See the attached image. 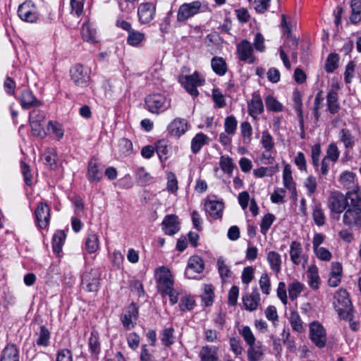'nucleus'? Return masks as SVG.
<instances>
[{"instance_id": "nucleus-39", "label": "nucleus", "mask_w": 361, "mask_h": 361, "mask_svg": "<svg viewBox=\"0 0 361 361\" xmlns=\"http://www.w3.org/2000/svg\"><path fill=\"white\" fill-rule=\"evenodd\" d=\"M97 32L91 27L89 24L84 23L82 26L81 35L82 39L90 43H94L97 42Z\"/></svg>"}, {"instance_id": "nucleus-21", "label": "nucleus", "mask_w": 361, "mask_h": 361, "mask_svg": "<svg viewBox=\"0 0 361 361\" xmlns=\"http://www.w3.org/2000/svg\"><path fill=\"white\" fill-rule=\"evenodd\" d=\"M264 111V105L259 92L252 94L251 102H250V116L254 118Z\"/></svg>"}, {"instance_id": "nucleus-64", "label": "nucleus", "mask_w": 361, "mask_h": 361, "mask_svg": "<svg viewBox=\"0 0 361 361\" xmlns=\"http://www.w3.org/2000/svg\"><path fill=\"white\" fill-rule=\"evenodd\" d=\"M274 219L275 216L272 214L269 213L264 216L260 224L261 232L263 234L267 233V231L273 224Z\"/></svg>"}, {"instance_id": "nucleus-29", "label": "nucleus", "mask_w": 361, "mask_h": 361, "mask_svg": "<svg viewBox=\"0 0 361 361\" xmlns=\"http://www.w3.org/2000/svg\"><path fill=\"white\" fill-rule=\"evenodd\" d=\"M211 66L213 71L220 76L224 75L227 72V65L222 57H213L211 61Z\"/></svg>"}, {"instance_id": "nucleus-38", "label": "nucleus", "mask_w": 361, "mask_h": 361, "mask_svg": "<svg viewBox=\"0 0 361 361\" xmlns=\"http://www.w3.org/2000/svg\"><path fill=\"white\" fill-rule=\"evenodd\" d=\"M36 343L39 346L47 347L49 345L50 331L45 326H41Z\"/></svg>"}, {"instance_id": "nucleus-60", "label": "nucleus", "mask_w": 361, "mask_h": 361, "mask_svg": "<svg viewBox=\"0 0 361 361\" xmlns=\"http://www.w3.org/2000/svg\"><path fill=\"white\" fill-rule=\"evenodd\" d=\"M339 155L340 152L336 145L331 143L328 147L326 155L324 158L327 159L329 161L336 162L338 160Z\"/></svg>"}, {"instance_id": "nucleus-43", "label": "nucleus", "mask_w": 361, "mask_h": 361, "mask_svg": "<svg viewBox=\"0 0 361 361\" xmlns=\"http://www.w3.org/2000/svg\"><path fill=\"white\" fill-rule=\"evenodd\" d=\"M339 57L337 54H330L325 63V71L327 73H333L338 66Z\"/></svg>"}, {"instance_id": "nucleus-50", "label": "nucleus", "mask_w": 361, "mask_h": 361, "mask_svg": "<svg viewBox=\"0 0 361 361\" xmlns=\"http://www.w3.org/2000/svg\"><path fill=\"white\" fill-rule=\"evenodd\" d=\"M174 329L171 328H166L161 332V341L164 345L169 347L174 343L173 336Z\"/></svg>"}, {"instance_id": "nucleus-56", "label": "nucleus", "mask_w": 361, "mask_h": 361, "mask_svg": "<svg viewBox=\"0 0 361 361\" xmlns=\"http://www.w3.org/2000/svg\"><path fill=\"white\" fill-rule=\"evenodd\" d=\"M136 176L139 184L141 185L149 184L152 178L150 174L147 173L144 168H140L137 170Z\"/></svg>"}, {"instance_id": "nucleus-14", "label": "nucleus", "mask_w": 361, "mask_h": 361, "mask_svg": "<svg viewBox=\"0 0 361 361\" xmlns=\"http://www.w3.org/2000/svg\"><path fill=\"white\" fill-rule=\"evenodd\" d=\"M18 99L23 109H30L42 105V102L37 99L30 90H24Z\"/></svg>"}, {"instance_id": "nucleus-15", "label": "nucleus", "mask_w": 361, "mask_h": 361, "mask_svg": "<svg viewBox=\"0 0 361 361\" xmlns=\"http://www.w3.org/2000/svg\"><path fill=\"white\" fill-rule=\"evenodd\" d=\"M188 122L185 119L177 118L169 123L167 130L171 135L180 137L188 130Z\"/></svg>"}, {"instance_id": "nucleus-36", "label": "nucleus", "mask_w": 361, "mask_h": 361, "mask_svg": "<svg viewBox=\"0 0 361 361\" xmlns=\"http://www.w3.org/2000/svg\"><path fill=\"white\" fill-rule=\"evenodd\" d=\"M350 7L352 13L350 20L352 23L357 24L361 21V0H351Z\"/></svg>"}, {"instance_id": "nucleus-19", "label": "nucleus", "mask_w": 361, "mask_h": 361, "mask_svg": "<svg viewBox=\"0 0 361 361\" xmlns=\"http://www.w3.org/2000/svg\"><path fill=\"white\" fill-rule=\"evenodd\" d=\"M138 318V307L135 303H131L126 311V312L121 317V321L124 327L128 329H131L133 322L137 320Z\"/></svg>"}, {"instance_id": "nucleus-63", "label": "nucleus", "mask_w": 361, "mask_h": 361, "mask_svg": "<svg viewBox=\"0 0 361 361\" xmlns=\"http://www.w3.org/2000/svg\"><path fill=\"white\" fill-rule=\"evenodd\" d=\"M21 171L25 184L28 186L32 184V175L30 166L23 161H20Z\"/></svg>"}, {"instance_id": "nucleus-42", "label": "nucleus", "mask_w": 361, "mask_h": 361, "mask_svg": "<svg viewBox=\"0 0 361 361\" xmlns=\"http://www.w3.org/2000/svg\"><path fill=\"white\" fill-rule=\"evenodd\" d=\"M307 277L310 286L314 289H317L320 279L318 273V269L315 265H312L308 268Z\"/></svg>"}, {"instance_id": "nucleus-61", "label": "nucleus", "mask_w": 361, "mask_h": 361, "mask_svg": "<svg viewBox=\"0 0 361 361\" xmlns=\"http://www.w3.org/2000/svg\"><path fill=\"white\" fill-rule=\"evenodd\" d=\"M237 127V121L233 116H228L225 118L224 128L225 132L228 135H233L235 133Z\"/></svg>"}, {"instance_id": "nucleus-9", "label": "nucleus", "mask_w": 361, "mask_h": 361, "mask_svg": "<svg viewBox=\"0 0 361 361\" xmlns=\"http://www.w3.org/2000/svg\"><path fill=\"white\" fill-rule=\"evenodd\" d=\"M20 18L25 22L34 23L38 18L37 7L32 1H27L20 4L18 9Z\"/></svg>"}, {"instance_id": "nucleus-33", "label": "nucleus", "mask_w": 361, "mask_h": 361, "mask_svg": "<svg viewBox=\"0 0 361 361\" xmlns=\"http://www.w3.org/2000/svg\"><path fill=\"white\" fill-rule=\"evenodd\" d=\"M99 248L98 235L94 233H90L85 240V249L90 254L94 253Z\"/></svg>"}, {"instance_id": "nucleus-45", "label": "nucleus", "mask_w": 361, "mask_h": 361, "mask_svg": "<svg viewBox=\"0 0 361 361\" xmlns=\"http://www.w3.org/2000/svg\"><path fill=\"white\" fill-rule=\"evenodd\" d=\"M345 196L347 201L349 200L350 202L348 207L361 208V195L357 190L348 191Z\"/></svg>"}, {"instance_id": "nucleus-25", "label": "nucleus", "mask_w": 361, "mask_h": 361, "mask_svg": "<svg viewBox=\"0 0 361 361\" xmlns=\"http://www.w3.org/2000/svg\"><path fill=\"white\" fill-rule=\"evenodd\" d=\"M289 252L293 263L295 265L300 264L304 257L301 244L298 241H293L290 245Z\"/></svg>"}, {"instance_id": "nucleus-37", "label": "nucleus", "mask_w": 361, "mask_h": 361, "mask_svg": "<svg viewBox=\"0 0 361 361\" xmlns=\"http://www.w3.org/2000/svg\"><path fill=\"white\" fill-rule=\"evenodd\" d=\"M208 137L202 133H199L192 139L191 150L194 154H197L200 149L207 143Z\"/></svg>"}, {"instance_id": "nucleus-49", "label": "nucleus", "mask_w": 361, "mask_h": 361, "mask_svg": "<svg viewBox=\"0 0 361 361\" xmlns=\"http://www.w3.org/2000/svg\"><path fill=\"white\" fill-rule=\"evenodd\" d=\"M265 104L267 109L274 112L283 111V105L273 96L269 95L265 99Z\"/></svg>"}, {"instance_id": "nucleus-16", "label": "nucleus", "mask_w": 361, "mask_h": 361, "mask_svg": "<svg viewBox=\"0 0 361 361\" xmlns=\"http://www.w3.org/2000/svg\"><path fill=\"white\" fill-rule=\"evenodd\" d=\"M343 267L341 263L335 262L331 264V271L328 284L331 287H337L341 283Z\"/></svg>"}, {"instance_id": "nucleus-4", "label": "nucleus", "mask_w": 361, "mask_h": 361, "mask_svg": "<svg viewBox=\"0 0 361 361\" xmlns=\"http://www.w3.org/2000/svg\"><path fill=\"white\" fill-rule=\"evenodd\" d=\"M348 206L347 197L339 191H333L328 197V207L331 214L340 215Z\"/></svg>"}, {"instance_id": "nucleus-23", "label": "nucleus", "mask_w": 361, "mask_h": 361, "mask_svg": "<svg viewBox=\"0 0 361 361\" xmlns=\"http://www.w3.org/2000/svg\"><path fill=\"white\" fill-rule=\"evenodd\" d=\"M263 350L259 342L255 343V338L250 331V361H258L262 359Z\"/></svg>"}, {"instance_id": "nucleus-1", "label": "nucleus", "mask_w": 361, "mask_h": 361, "mask_svg": "<svg viewBox=\"0 0 361 361\" xmlns=\"http://www.w3.org/2000/svg\"><path fill=\"white\" fill-rule=\"evenodd\" d=\"M333 305L341 318L346 320L352 319V304L346 290L341 288L335 293Z\"/></svg>"}, {"instance_id": "nucleus-35", "label": "nucleus", "mask_w": 361, "mask_h": 361, "mask_svg": "<svg viewBox=\"0 0 361 361\" xmlns=\"http://www.w3.org/2000/svg\"><path fill=\"white\" fill-rule=\"evenodd\" d=\"M327 106L328 110L332 114L338 112L340 105L338 103V93L334 90L330 91L327 94Z\"/></svg>"}, {"instance_id": "nucleus-30", "label": "nucleus", "mask_w": 361, "mask_h": 361, "mask_svg": "<svg viewBox=\"0 0 361 361\" xmlns=\"http://www.w3.org/2000/svg\"><path fill=\"white\" fill-rule=\"evenodd\" d=\"M145 40V35L144 32L133 30L128 33L127 43L135 47H140L142 42Z\"/></svg>"}, {"instance_id": "nucleus-10", "label": "nucleus", "mask_w": 361, "mask_h": 361, "mask_svg": "<svg viewBox=\"0 0 361 361\" xmlns=\"http://www.w3.org/2000/svg\"><path fill=\"white\" fill-rule=\"evenodd\" d=\"M202 3L200 1H194L191 3L182 4L178 11L177 20L184 22L188 18L197 14L201 8Z\"/></svg>"}, {"instance_id": "nucleus-48", "label": "nucleus", "mask_w": 361, "mask_h": 361, "mask_svg": "<svg viewBox=\"0 0 361 361\" xmlns=\"http://www.w3.org/2000/svg\"><path fill=\"white\" fill-rule=\"evenodd\" d=\"M279 171L278 166L271 167H261L253 171V174L257 178L271 176Z\"/></svg>"}, {"instance_id": "nucleus-12", "label": "nucleus", "mask_w": 361, "mask_h": 361, "mask_svg": "<svg viewBox=\"0 0 361 361\" xmlns=\"http://www.w3.org/2000/svg\"><path fill=\"white\" fill-rule=\"evenodd\" d=\"M343 223L348 226L361 228V208L348 207L343 214Z\"/></svg>"}, {"instance_id": "nucleus-26", "label": "nucleus", "mask_w": 361, "mask_h": 361, "mask_svg": "<svg viewBox=\"0 0 361 361\" xmlns=\"http://www.w3.org/2000/svg\"><path fill=\"white\" fill-rule=\"evenodd\" d=\"M267 261L272 271L276 274L281 271L282 260L279 253L275 251H269L267 253Z\"/></svg>"}, {"instance_id": "nucleus-8", "label": "nucleus", "mask_w": 361, "mask_h": 361, "mask_svg": "<svg viewBox=\"0 0 361 361\" xmlns=\"http://www.w3.org/2000/svg\"><path fill=\"white\" fill-rule=\"evenodd\" d=\"M145 103L149 111L159 114L167 109L169 104L166 102L165 96L160 94L149 95L145 99Z\"/></svg>"}, {"instance_id": "nucleus-52", "label": "nucleus", "mask_w": 361, "mask_h": 361, "mask_svg": "<svg viewBox=\"0 0 361 361\" xmlns=\"http://www.w3.org/2000/svg\"><path fill=\"white\" fill-rule=\"evenodd\" d=\"M237 54L238 59L243 62H246L248 59V41L243 40L237 46Z\"/></svg>"}, {"instance_id": "nucleus-62", "label": "nucleus", "mask_w": 361, "mask_h": 361, "mask_svg": "<svg viewBox=\"0 0 361 361\" xmlns=\"http://www.w3.org/2000/svg\"><path fill=\"white\" fill-rule=\"evenodd\" d=\"M304 185L308 191V195L311 196L314 195L317 188L316 178L313 176H308L304 181Z\"/></svg>"}, {"instance_id": "nucleus-58", "label": "nucleus", "mask_w": 361, "mask_h": 361, "mask_svg": "<svg viewBox=\"0 0 361 361\" xmlns=\"http://www.w3.org/2000/svg\"><path fill=\"white\" fill-rule=\"evenodd\" d=\"M44 123L42 122L30 121L32 132L35 136L44 137L47 135L44 128Z\"/></svg>"}, {"instance_id": "nucleus-31", "label": "nucleus", "mask_w": 361, "mask_h": 361, "mask_svg": "<svg viewBox=\"0 0 361 361\" xmlns=\"http://www.w3.org/2000/svg\"><path fill=\"white\" fill-rule=\"evenodd\" d=\"M66 235L62 230L57 231L52 238V247L54 253L59 255L61 251Z\"/></svg>"}, {"instance_id": "nucleus-2", "label": "nucleus", "mask_w": 361, "mask_h": 361, "mask_svg": "<svg viewBox=\"0 0 361 361\" xmlns=\"http://www.w3.org/2000/svg\"><path fill=\"white\" fill-rule=\"evenodd\" d=\"M179 82L188 94L196 97L199 95L197 87L204 85L205 79L199 72L195 71L191 75L180 76Z\"/></svg>"}, {"instance_id": "nucleus-13", "label": "nucleus", "mask_w": 361, "mask_h": 361, "mask_svg": "<svg viewBox=\"0 0 361 361\" xmlns=\"http://www.w3.org/2000/svg\"><path fill=\"white\" fill-rule=\"evenodd\" d=\"M156 8L152 3L141 4L137 8L139 21L142 24L149 23L155 15Z\"/></svg>"}, {"instance_id": "nucleus-54", "label": "nucleus", "mask_w": 361, "mask_h": 361, "mask_svg": "<svg viewBox=\"0 0 361 361\" xmlns=\"http://www.w3.org/2000/svg\"><path fill=\"white\" fill-rule=\"evenodd\" d=\"M195 305L194 299L190 295H185L181 298L179 304L180 310L185 312L192 310Z\"/></svg>"}, {"instance_id": "nucleus-57", "label": "nucleus", "mask_w": 361, "mask_h": 361, "mask_svg": "<svg viewBox=\"0 0 361 361\" xmlns=\"http://www.w3.org/2000/svg\"><path fill=\"white\" fill-rule=\"evenodd\" d=\"M322 102H323V97L322 96V92H318L316 94L314 101V106L312 108V116L314 117L315 121H318L320 114L319 112V110L322 106Z\"/></svg>"}, {"instance_id": "nucleus-18", "label": "nucleus", "mask_w": 361, "mask_h": 361, "mask_svg": "<svg viewBox=\"0 0 361 361\" xmlns=\"http://www.w3.org/2000/svg\"><path fill=\"white\" fill-rule=\"evenodd\" d=\"M87 179L91 183H98L102 178V173L99 169V162L95 157H92L88 162Z\"/></svg>"}, {"instance_id": "nucleus-41", "label": "nucleus", "mask_w": 361, "mask_h": 361, "mask_svg": "<svg viewBox=\"0 0 361 361\" xmlns=\"http://www.w3.org/2000/svg\"><path fill=\"white\" fill-rule=\"evenodd\" d=\"M304 288V285L297 280L288 285V295L291 300H295L300 295Z\"/></svg>"}, {"instance_id": "nucleus-7", "label": "nucleus", "mask_w": 361, "mask_h": 361, "mask_svg": "<svg viewBox=\"0 0 361 361\" xmlns=\"http://www.w3.org/2000/svg\"><path fill=\"white\" fill-rule=\"evenodd\" d=\"M310 338L318 348H322L326 344V334L324 326L317 322H313L310 325Z\"/></svg>"}, {"instance_id": "nucleus-59", "label": "nucleus", "mask_w": 361, "mask_h": 361, "mask_svg": "<svg viewBox=\"0 0 361 361\" xmlns=\"http://www.w3.org/2000/svg\"><path fill=\"white\" fill-rule=\"evenodd\" d=\"M293 101H294V108L298 114V116L300 118V122L302 123L303 122V115L302 110V99L299 92L296 91L293 94Z\"/></svg>"}, {"instance_id": "nucleus-22", "label": "nucleus", "mask_w": 361, "mask_h": 361, "mask_svg": "<svg viewBox=\"0 0 361 361\" xmlns=\"http://www.w3.org/2000/svg\"><path fill=\"white\" fill-rule=\"evenodd\" d=\"M204 268L203 260L198 256H192L190 257L188 260V267L185 270V275L190 278H194L190 274L191 271H193L195 273L200 274L201 273Z\"/></svg>"}, {"instance_id": "nucleus-20", "label": "nucleus", "mask_w": 361, "mask_h": 361, "mask_svg": "<svg viewBox=\"0 0 361 361\" xmlns=\"http://www.w3.org/2000/svg\"><path fill=\"white\" fill-rule=\"evenodd\" d=\"M205 210L210 216L216 219L221 218L224 209V204L216 200L207 201L204 204Z\"/></svg>"}, {"instance_id": "nucleus-46", "label": "nucleus", "mask_w": 361, "mask_h": 361, "mask_svg": "<svg viewBox=\"0 0 361 361\" xmlns=\"http://www.w3.org/2000/svg\"><path fill=\"white\" fill-rule=\"evenodd\" d=\"M48 129L51 130V133L54 135L55 139L58 141L63 137L64 130L59 123L50 121L48 123Z\"/></svg>"}, {"instance_id": "nucleus-32", "label": "nucleus", "mask_w": 361, "mask_h": 361, "mask_svg": "<svg viewBox=\"0 0 361 361\" xmlns=\"http://www.w3.org/2000/svg\"><path fill=\"white\" fill-rule=\"evenodd\" d=\"M283 183L284 187L287 188L288 190H290V192L295 191V184L292 177L291 168L290 166L288 164H286L283 169Z\"/></svg>"}, {"instance_id": "nucleus-47", "label": "nucleus", "mask_w": 361, "mask_h": 361, "mask_svg": "<svg viewBox=\"0 0 361 361\" xmlns=\"http://www.w3.org/2000/svg\"><path fill=\"white\" fill-rule=\"evenodd\" d=\"M156 152L161 161H166L169 153V145L167 142L164 140H159L156 145Z\"/></svg>"}, {"instance_id": "nucleus-28", "label": "nucleus", "mask_w": 361, "mask_h": 361, "mask_svg": "<svg viewBox=\"0 0 361 361\" xmlns=\"http://www.w3.org/2000/svg\"><path fill=\"white\" fill-rule=\"evenodd\" d=\"M201 361H220L216 348L209 345L203 346L200 352Z\"/></svg>"}, {"instance_id": "nucleus-34", "label": "nucleus", "mask_w": 361, "mask_h": 361, "mask_svg": "<svg viewBox=\"0 0 361 361\" xmlns=\"http://www.w3.org/2000/svg\"><path fill=\"white\" fill-rule=\"evenodd\" d=\"M339 140L344 145L346 149H353L355 143V137L352 133L346 128H343L339 132Z\"/></svg>"}, {"instance_id": "nucleus-17", "label": "nucleus", "mask_w": 361, "mask_h": 361, "mask_svg": "<svg viewBox=\"0 0 361 361\" xmlns=\"http://www.w3.org/2000/svg\"><path fill=\"white\" fill-rule=\"evenodd\" d=\"M178 217L173 214H169L165 216L162 221V229L166 235H174L180 228L177 221Z\"/></svg>"}, {"instance_id": "nucleus-44", "label": "nucleus", "mask_w": 361, "mask_h": 361, "mask_svg": "<svg viewBox=\"0 0 361 361\" xmlns=\"http://www.w3.org/2000/svg\"><path fill=\"white\" fill-rule=\"evenodd\" d=\"M219 165L224 173L228 175H231L233 173L234 164L232 159L228 156H221L220 158Z\"/></svg>"}, {"instance_id": "nucleus-51", "label": "nucleus", "mask_w": 361, "mask_h": 361, "mask_svg": "<svg viewBox=\"0 0 361 361\" xmlns=\"http://www.w3.org/2000/svg\"><path fill=\"white\" fill-rule=\"evenodd\" d=\"M99 334L97 331H92L89 338V347L92 353L98 355L100 352V343Z\"/></svg>"}, {"instance_id": "nucleus-24", "label": "nucleus", "mask_w": 361, "mask_h": 361, "mask_svg": "<svg viewBox=\"0 0 361 361\" xmlns=\"http://www.w3.org/2000/svg\"><path fill=\"white\" fill-rule=\"evenodd\" d=\"M253 47L250 44V63H253L255 57L252 56L253 49L259 52H264L266 49L265 39L260 32H257L253 39Z\"/></svg>"}, {"instance_id": "nucleus-27", "label": "nucleus", "mask_w": 361, "mask_h": 361, "mask_svg": "<svg viewBox=\"0 0 361 361\" xmlns=\"http://www.w3.org/2000/svg\"><path fill=\"white\" fill-rule=\"evenodd\" d=\"M1 361H19L18 350L13 344L7 345L1 353Z\"/></svg>"}, {"instance_id": "nucleus-40", "label": "nucleus", "mask_w": 361, "mask_h": 361, "mask_svg": "<svg viewBox=\"0 0 361 361\" xmlns=\"http://www.w3.org/2000/svg\"><path fill=\"white\" fill-rule=\"evenodd\" d=\"M289 322L293 331L298 333L304 331L302 321L296 311H292L289 317Z\"/></svg>"}, {"instance_id": "nucleus-55", "label": "nucleus", "mask_w": 361, "mask_h": 361, "mask_svg": "<svg viewBox=\"0 0 361 361\" xmlns=\"http://www.w3.org/2000/svg\"><path fill=\"white\" fill-rule=\"evenodd\" d=\"M119 151L123 156H128L133 152V143L127 138H122L118 144Z\"/></svg>"}, {"instance_id": "nucleus-6", "label": "nucleus", "mask_w": 361, "mask_h": 361, "mask_svg": "<svg viewBox=\"0 0 361 361\" xmlns=\"http://www.w3.org/2000/svg\"><path fill=\"white\" fill-rule=\"evenodd\" d=\"M70 75L73 82L81 87H86L90 81V71L81 64H76L70 70Z\"/></svg>"}, {"instance_id": "nucleus-11", "label": "nucleus", "mask_w": 361, "mask_h": 361, "mask_svg": "<svg viewBox=\"0 0 361 361\" xmlns=\"http://www.w3.org/2000/svg\"><path fill=\"white\" fill-rule=\"evenodd\" d=\"M35 216L39 228H46L50 221V209L48 204L43 202H39L35 211Z\"/></svg>"}, {"instance_id": "nucleus-53", "label": "nucleus", "mask_w": 361, "mask_h": 361, "mask_svg": "<svg viewBox=\"0 0 361 361\" xmlns=\"http://www.w3.org/2000/svg\"><path fill=\"white\" fill-rule=\"evenodd\" d=\"M260 142L267 152L271 151L274 147L273 137L267 131H264L262 133Z\"/></svg>"}, {"instance_id": "nucleus-5", "label": "nucleus", "mask_w": 361, "mask_h": 361, "mask_svg": "<svg viewBox=\"0 0 361 361\" xmlns=\"http://www.w3.org/2000/svg\"><path fill=\"white\" fill-rule=\"evenodd\" d=\"M156 281L159 292L161 294L173 288L174 281L169 269L165 267H160L157 270Z\"/></svg>"}, {"instance_id": "nucleus-3", "label": "nucleus", "mask_w": 361, "mask_h": 361, "mask_svg": "<svg viewBox=\"0 0 361 361\" xmlns=\"http://www.w3.org/2000/svg\"><path fill=\"white\" fill-rule=\"evenodd\" d=\"M102 274L97 269H90L82 275L81 286L83 290L87 292L98 291L102 281Z\"/></svg>"}]
</instances>
